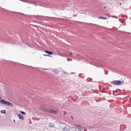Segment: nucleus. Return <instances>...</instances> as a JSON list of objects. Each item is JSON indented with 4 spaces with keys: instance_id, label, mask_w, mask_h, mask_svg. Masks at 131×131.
Segmentation results:
<instances>
[{
    "instance_id": "f257e3e1",
    "label": "nucleus",
    "mask_w": 131,
    "mask_h": 131,
    "mask_svg": "<svg viewBox=\"0 0 131 131\" xmlns=\"http://www.w3.org/2000/svg\"><path fill=\"white\" fill-rule=\"evenodd\" d=\"M75 125L76 126L75 128L79 129V130L81 131H85V128L84 127L82 126L77 125Z\"/></svg>"
},
{
    "instance_id": "f03ea898",
    "label": "nucleus",
    "mask_w": 131,
    "mask_h": 131,
    "mask_svg": "<svg viewBox=\"0 0 131 131\" xmlns=\"http://www.w3.org/2000/svg\"><path fill=\"white\" fill-rule=\"evenodd\" d=\"M2 104H7L10 106H12V105L11 103L9 102L5 101L4 99H3Z\"/></svg>"
},
{
    "instance_id": "7ed1b4c3",
    "label": "nucleus",
    "mask_w": 131,
    "mask_h": 131,
    "mask_svg": "<svg viewBox=\"0 0 131 131\" xmlns=\"http://www.w3.org/2000/svg\"><path fill=\"white\" fill-rule=\"evenodd\" d=\"M122 84L121 81L119 80H115V84L116 85H120Z\"/></svg>"
},
{
    "instance_id": "20e7f679",
    "label": "nucleus",
    "mask_w": 131,
    "mask_h": 131,
    "mask_svg": "<svg viewBox=\"0 0 131 131\" xmlns=\"http://www.w3.org/2000/svg\"><path fill=\"white\" fill-rule=\"evenodd\" d=\"M17 115L18 116L19 118L21 119H24V117L23 116L20 114H18Z\"/></svg>"
},
{
    "instance_id": "39448f33",
    "label": "nucleus",
    "mask_w": 131,
    "mask_h": 131,
    "mask_svg": "<svg viewBox=\"0 0 131 131\" xmlns=\"http://www.w3.org/2000/svg\"><path fill=\"white\" fill-rule=\"evenodd\" d=\"M42 110L43 111H45L46 112H49V110H48L46 108H43L42 109Z\"/></svg>"
},
{
    "instance_id": "423d86ee",
    "label": "nucleus",
    "mask_w": 131,
    "mask_h": 131,
    "mask_svg": "<svg viewBox=\"0 0 131 131\" xmlns=\"http://www.w3.org/2000/svg\"><path fill=\"white\" fill-rule=\"evenodd\" d=\"M45 52L47 53L50 54H53V53L52 52H49L47 50H46Z\"/></svg>"
},
{
    "instance_id": "0eeeda50",
    "label": "nucleus",
    "mask_w": 131,
    "mask_h": 131,
    "mask_svg": "<svg viewBox=\"0 0 131 131\" xmlns=\"http://www.w3.org/2000/svg\"><path fill=\"white\" fill-rule=\"evenodd\" d=\"M49 112L51 113L55 114L56 113V111L52 110H49Z\"/></svg>"
},
{
    "instance_id": "6e6552de",
    "label": "nucleus",
    "mask_w": 131,
    "mask_h": 131,
    "mask_svg": "<svg viewBox=\"0 0 131 131\" xmlns=\"http://www.w3.org/2000/svg\"><path fill=\"white\" fill-rule=\"evenodd\" d=\"M62 130L63 131H68L69 130L67 127L66 126L63 128Z\"/></svg>"
},
{
    "instance_id": "1a4fd4ad",
    "label": "nucleus",
    "mask_w": 131,
    "mask_h": 131,
    "mask_svg": "<svg viewBox=\"0 0 131 131\" xmlns=\"http://www.w3.org/2000/svg\"><path fill=\"white\" fill-rule=\"evenodd\" d=\"M99 19H107V18L106 17H99Z\"/></svg>"
},
{
    "instance_id": "9d476101",
    "label": "nucleus",
    "mask_w": 131,
    "mask_h": 131,
    "mask_svg": "<svg viewBox=\"0 0 131 131\" xmlns=\"http://www.w3.org/2000/svg\"><path fill=\"white\" fill-rule=\"evenodd\" d=\"M6 111L5 110H2L1 111V112L2 113L5 114L6 113Z\"/></svg>"
},
{
    "instance_id": "9b49d317",
    "label": "nucleus",
    "mask_w": 131,
    "mask_h": 131,
    "mask_svg": "<svg viewBox=\"0 0 131 131\" xmlns=\"http://www.w3.org/2000/svg\"><path fill=\"white\" fill-rule=\"evenodd\" d=\"M58 55H59L61 56H62V57H65L63 54L62 53H59L58 54Z\"/></svg>"
},
{
    "instance_id": "f8f14e48",
    "label": "nucleus",
    "mask_w": 131,
    "mask_h": 131,
    "mask_svg": "<svg viewBox=\"0 0 131 131\" xmlns=\"http://www.w3.org/2000/svg\"><path fill=\"white\" fill-rule=\"evenodd\" d=\"M21 1L24 2L29 3L28 0H21Z\"/></svg>"
},
{
    "instance_id": "ddd939ff",
    "label": "nucleus",
    "mask_w": 131,
    "mask_h": 131,
    "mask_svg": "<svg viewBox=\"0 0 131 131\" xmlns=\"http://www.w3.org/2000/svg\"><path fill=\"white\" fill-rule=\"evenodd\" d=\"M20 112L22 114H24V115H25V114H26V113L24 112H23V111H20Z\"/></svg>"
},
{
    "instance_id": "4468645a",
    "label": "nucleus",
    "mask_w": 131,
    "mask_h": 131,
    "mask_svg": "<svg viewBox=\"0 0 131 131\" xmlns=\"http://www.w3.org/2000/svg\"><path fill=\"white\" fill-rule=\"evenodd\" d=\"M3 101V100H2L1 97L0 96V103L2 104V102Z\"/></svg>"
},
{
    "instance_id": "2eb2a0df",
    "label": "nucleus",
    "mask_w": 131,
    "mask_h": 131,
    "mask_svg": "<svg viewBox=\"0 0 131 131\" xmlns=\"http://www.w3.org/2000/svg\"><path fill=\"white\" fill-rule=\"evenodd\" d=\"M43 55L44 56H49V57H50V56L49 55H47V54H43Z\"/></svg>"
},
{
    "instance_id": "dca6fc26",
    "label": "nucleus",
    "mask_w": 131,
    "mask_h": 131,
    "mask_svg": "<svg viewBox=\"0 0 131 131\" xmlns=\"http://www.w3.org/2000/svg\"><path fill=\"white\" fill-rule=\"evenodd\" d=\"M70 54H71V55H72V52H70Z\"/></svg>"
},
{
    "instance_id": "f3484780",
    "label": "nucleus",
    "mask_w": 131,
    "mask_h": 131,
    "mask_svg": "<svg viewBox=\"0 0 131 131\" xmlns=\"http://www.w3.org/2000/svg\"><path fill=\"white\" fill-rule=\"evenodd\" d=\"M113 82L114 84H115V81H113Z\"/></svg>"
},
{
    "instance_id": "a211bd4d",
    "label": "nucleus",
    "mask_w": 131,
    "mask_h": 131,
    "mask_svg": "<svg viewBox=\"0 0 131 131\" xmlns=\"http://www.w3.org/2000/svg\"><path fill=\"white\" fill-rule=\"evenodd\" d=\"M58 73V71H57V73Z\"/></svg>"
},
{
    "instance_id": "6ab92c4d",
    "label": "nucleus",
    "mask_w": 131,
    "mask_h": 131,
    "mask_svg": "<svg viewBox=\"0 0 131 131\" xmlns=\"http://www.w3.org/2000/svg\"><path fill=\"white\" fill-rule=\"evenodd\" d=\"M113 95H114V92L113 91Z\"/></svg>"
},
{
    "instance_id": "aec40b11",
    "label": "nucleus",
    "mask_w": 131,
    "mask_h": 131,
    "mask_svg": "<svg viewBox=\"0 0 131 131\" xmlns=\"http://www.w3.org/2000/svg\"><path fill=\"white\" fill-rule=\"evenodd\" d=\"M67 60H68L69 61V60L68 59H67Z\"/></svg>"
},
{
    "instance_id": "412c9836",
    "label": "nucleus",
    "mask_w": 131,
    "mask_h": 131,
    "mask_svg": "<svg viewBox=\"0 0 131 131\" xmlns=\"http://www.w3.org/2000/svg\"><path fill=\"white\" fill-rule=\"evenodd\" d=\"M73 131H76L75 130H73Z\"/></svg>"
},
{
    "instance_id": "4be33fe9",
    "label": "nucleus",
    "mask_w": 131,
    "mask_h": 131,
    "mask_svg": "<svg viewBox=\"0 0 131 131\" xmlns=\"http://www.w3.org/2000/svg\"><path fill=\"white\" fill-rule=\"evenodd\" d=\"M120 5H121V3H120Z\"/></svg>"
},
{
    "instance_id": "5701e85b",
    "label": "nucleus",
    "mask_w": 131,
    "mask_h": 131,
    "mask_svg": "<svg viewBox=\"0 0 131 131\" xmlns=\"http://www.w3.org/2000/svg\"><path fill=\"white\" fill-rule=\"evenodd\" d=\"M14 122H15V120H14Z\"/></svg>"
}]
</instances>
